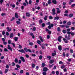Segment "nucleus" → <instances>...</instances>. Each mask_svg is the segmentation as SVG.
I'll return each mask as SVG.
<instances>
[{
	"label": "nucleus",
	"mask_w": 75,
	"mask_h": 75,
	"mask_svg": "<svg viewBox=\"0 0 75 75\" xmlns=\"http://www.w3.org/2000/svg\"><path fill=\"white\" fill-rule=\"evenodd\" d=\"M20 58L21 59V60H22L23 62H25V59H24V58L23 57H20Z\"/></svg>",
	"instance_id": "f257e3e1"
},
{
	"label": "nucleus",
	"mask_w": 75,
	"mask_h": 75,
	"mask_svg": "<svg viewBox=\"0 0 75 75\" xmlns=\"http://www.w3.org/2000/svg\"><path fill=\"white\" fill-rule=\"evenodd\" d=\"M46 31L48 32L49 34H51V31L49 30L47 28H46Z\"/></svg>",
	"instance_id": "f03ea898"
},
{
	"label": "nucleus",
	"mask_w": 75,
	"mask_h": 75,
	"mask_svg": "<svg viewBox=\"0 0 75 75\" xmlns=\"http://www.w3.org/2000/svg\"><path fill=\"white\" fill-rule=\"evenodd\" d=\"M8 50H11V51H13V49L11 48L10 46L9 45H8Z\"/></svg>",
	"instance_id": "7ed1b4c3"
},
{
	"label": "nucleus",
	"mask_w": 75,
	"mask_h": 75,
	"mask_svg": "<svg viewBox=\"0 0 75 75\" xmlns=\"http://www.w3.org/2000/svg\"><path fill=\"white\" fill-rule=\"evenodd\" d=\"M19 52H22V53H25V51H24V50H23V49L19 50H18Z\"/></svg>",
	"instance_id": "20e7f679"
},
{
	"label": "nucleus",
	"mask_w": 75,
	"mask_h": 75,
	"mask_svg": "<svg viewBox=\"0 0 75 75\" xmlns=\"http://www.w3.org/2000/svg\"><path fill=\"white\" fill-rule=\"evenodd\" d=\"M58 49L59 51H61V50H62V46L61 45L59 46L58 47Z\"/></svg>",
	"instance_id": "39448f33"
},
{
	"label": "nucleus",
	"mask_w": 75,
	"mask_h": 75,
	"mask_svg": "<svg viewBox=\"0 0 75 75\" xmlns=\"http://www.w3.org/2000/svg\"><path fill=\"white\" fill-rule=\"evenodd\" d=\"M62 38V36H59L58 38V41H59V42H61V39Z\"/></svg>",
	"instance_id": "423d86ee"
},
{
	"label": "nucleus",
	"mask_w": 75,
	"mask_h": 75,
	"mask_svg": "<svg viewBox=\"0 0 75 75\" xmlns=\"http://www.w3.org/2000/svg\"><path fill=\"white\" fill-rule=\"evenodd\" d=\"M18 37H15L14 38V40L15 41H18Z\"/></svg>",
	"instance_id": "0eeeda50"
},
{
	"label": "nucleus",
	"mask_w": 75,
	"mask_h": 75,
	"mask_svg": "<svg viewBox=\"0 0 75 75\" xmlns=\"http://www.w3.org/2000/svg\"><path fill=\"white\" fill-rule=\"evenodd\" d=\"M14 36V35H13V34L12 33H11V34L10 35V37L11 38H12L13 37V36Z\"/></svg>",
	"instance_id": "6e6552de"
},
{
	"label": "nucleus",
	"mask_w": 75,
	"mask_h": 75,
	"mask_svg": "<svg viewBox=\"0 0 75 75\" xmlns=\"http://www.w3.org/2000/svg\"><path fill=\"white\" fill-rule=\"evenodd\" d=\"M52 2L54 4H57V1L55 0H52Z\"/></svg>",
	"instance_id": "1a4fd4ad"
},
{
	"label": "nucleus",
	"mask_w": 75,
	"mask_h": 75,
	"mask_svg": "<svg viewBox=\"0 0 75 75\" xmlns=\"http://www.w3.org/2000/svg\"><path fill=\"white\" fill-rule=\"evenodd\" d=\"M43 71L46 72L48 71V69L47 68L45 67L43 69Z\"/></svg>",
	"instance_id": "9d476101"
},
{
	"label": "nucleus",
	"mask_w": 75,
	"mask_h": 75,
	"mask_svg": "<svg viewBox=\"0 0 75 75\" xmlns=\"http://www.w3.org/2000/svg\"><path fill=\"white\" fill-rule=\"evenodd\" d=\"M63 40V41H64L65 42V43H68V41H67V40H66V39H65V38H64Z\"/></svg>",
	"instance_id": "9b49d317"
},
{
	"label": "nucleus",
	"mask_w": 75,
	"mask_h": 75,
	"mask_svg": "<svg viewBox=\"0 0 75 75\" xmlns=\"http://www.w3.org/2000/svg\"><path fill=\"white\" fill-rule=\"evenodd\" d=\"M59 18V17L56 16L54 18V20H58Z\"/></svg>",
	"instance_id": "f8f14e48"
},
{
	"label": "nucleus",
	"mask_w": 75,
	"mask_h": 75,
	"mask_svg": "<svg viewBox=\"0 0 75 75\" xmlns=\"http://www.w3.org/2000/svg\"><path fill=\"white\" fill-rule=\"evenodd\" d=\"M39 38L42 42H44V40L42 39V37L41 36H39Z\"/></svg>",
	"instance_id": "ddd939ff"
},
{
	"label": "nucleus",
	"mask_w": 75,
	"mask_h": 75,
	"mask_svg": "<svg viewBox=\"0 0 75 75\" xmlns=\"http://www.w3.org/2000/svg\"><path fill=\"white\" fill-rule=\"evenodd\" d=\"M7 30L8 31V32H10V31L11 30V28H9V27H8L7 28Z\"/></svg>",
	"instance_id": "4468645a"
},
{
	"label": "nucleus",
	"mask_w": 75,
	"mask_h": 75,
	"mask_svg": "<svg viewBox=\"0 0 75 75\" xmlns=\"http://www.w3.org/2000/svg\"><path fill=\"white\" fill-rule=\"evenodd\" d=\"M10 6L12 7L13 8H14L15 7V4L12 5V4H11Z\"/></svg>",
	"instance_id": "2eb2a0df"
},
{
	"label": "nucleus",
	"mask_w": 75,
	"mask_h": 75,
	"mask_svg": "<svg viewBox=\"0 0 75 75\" xmlns=\"http://www.w3.org/2000/svg\"><path fill=\"white\" fill-rule=\"evenodd\" d=\"M54 62V60H52L50 61V64H52V63H53Z\"/></svg>",
	"instance_id": "dca6fc26"
},
{
	"label": "nucleus",
	"mask_w": 75,
	"mask_h": 75,
	"mask_svg": "<svg viewBox=\"0 0 75 75\" xmlns=\"http://www.w3.org/2000/svg\"><path fill=\"white\" fill-rule=\"evenodd\" d=\"M28 50L27 48H24V50L25 51V52H28Z\"/></svg>",
	"instance_id": "f3484780"
},
{
	"label": "nucleus",
	"mask_w": 75,
	"mask_h": 75,
	"mask_svg": "<svg viewBox=\"0 0 75 75\" xmlns=\"http://www.w3.org/2000/svg\"><path fill=\"white\" fill-rule=\"evenodd\" d=\"M15 17L17 18H18V15L17 14V13H15Z\"/></svg>",
	"instance_id": "a211bd4d"
},
{
	"label": "nucleus",
	"mask_w": 75,
	"mask_h": 75,
	"mask_svg": "<svg viewBox=\"0 0 75 75\" xmlns=\"http://www.w3.org/2000/svg\"><path fill=\"white\" fill-rule=\"evenodd\" d=\"M59 26L60 27H62V28H64V27H65V25H59Z\"/></svg>",
	"instance_id": "6ab92c4d"
},
{
	"label": "nucleus",
	"mask_w": 75,
	"mask_h": 75,
	"mask_svg": "<svg viewBox=\"0 0 75 75\" xmlns=\"http://www.w3.org/2000/svg\"><path fill=\"white\" fill-rule=\"evenodd\" d=\"M26 15L28 17H29V16H30V14L29 13H26Z\"/></svg>",
	"instance_id": "aec40b11"
},
{
	"label": "nucleus",
	"mask_w": 75,
	"mask_h": 75,
	"mask_svg": "<svg viewBox=\"0 0 75 75\" xmlns=\"http://www.w3.org/2000/svg\"><path fill=\"white\" fill-rule=\"evenodd\" d=\"M67 24L68 25H70L71 24V22H68L67 23Z\"/></svg>",
	"instance_id": "412c9836"
},
{
	"label": "nucleus",
	"mask_w": 75,
	"mask_h": 75,
	"mask_svg": "<svg viewBox=\"0 0 75 75\" xmlns=\"http://www.w3.org/2000/svg\"><path fill=\"white\" fill-rule=\"evenodd\" d=\"M15 62H16V63H17L18 62V59H15Z\"/></svg>",
	"instance_id": "4be33fe9"
},
{
	"label": "nucleus",
	"mask_w": 75,
	"mask_h": 75,
	"mask_svg": "<svg viewBox=\"0 0 75 75\" xmlns=\"http://www.w3.org/2000/svg\"><path fill=\"white\" fill-rule=\"evenodd\" d=\"M63 33H64V34H65L66 33H67V31L65 30H63Z\"/></svg>",
	"instance_id": "5701e85b"
},
{
	"label": "nucleus",
	"mask_w": 75,
	"mask_h": 75,
	"mask_svg": "<svg viewBox=\"0 0 75 75\" xmlns=\"http://www.w3.org/2000/svg\"><path fill=\"white\" fill-rule=\"evenodd\" d=\"M29 35H31V36H33V33H31L30 32H29L28 33Z\"/></svg>",
	"instance_id": "b1692460"
},
{
	"label": "nucleus",
	"mask_w": 75,
	"mask_h": 75,
	"mask_svg": "<svg viewBox=\"0 0 75 75\" xmlns=\"http://www.w3.org/2000/svg\"><path fill=\"white\" fill-rule=\"evenodd\" d=\"M56 55V53H52V55L53 56V57H54V56H55Z\"/></svg>",
	"instance_id": "393cba45"
},
{
	"label": "nucleus",
	"mask_w": 75,
	"mask_h": 75,
	"mask_svg": "<svg viewBox=\"0 0 75 75\" xmlns=\"http://www.w3.org/2000/svg\"><path fill=\"white\" fill-rule=\"evenodd\" d=\"M8 71V69H6L5 70V74H6L7 72Z\"/></svg>",
	"instance_id": "a878e982"
},
{
	"label": "nucleus",
	"mask_w": 75,
	"mask_h": 75,
	"mask_svg": "<svg viewBox=\"0 0 75 75\" xmlns=\"http://www.w3.org/2000/svg\"><path fill=\"white\" fill-rule=\"evenodd\" d=\"M32 68H34L35 67V64H32Z\"/></svg>",
	"instance_id": "bb28decb"
},
{
	"label": "nucleus",
	"mask_w": 75,
	"mask_h": 75,
	"mask_svg": "<svg viewBox=\"0 0 75 75\" xmlns=\"http://www.w3.org/2000/svg\"><path fill=\"white\" fill-rule=\"evenodd\" d=\"M51 0H48V4H50L51 3Z\"/></svg>",
	"instance_id": "cd10ccee"
},
{
	"label": "nucleus",
	"mask_w": 75,
	"mask_h": 75,
	"mask_svg": "<svg viewBox=\"0 0 75 75\" xmlns=\"http://www.w3.org/2000/svg\"><path fill=\"white\" fill-rule=\"evenodd\" d=\"M16 23L18 24H20V22L19 21H16Z\"/></svg>",
	"instance_id": "c85d7f7f"
},
{
	"label": "nucleus",
	"mask_w": 75,
	"mask_h": 75,
	"mask_svg": "<svg viewBox=\"0 0 75 75\" xmlns=\"http://www.w3.org/2000/svg\"><path fill=\"white\" fill-rule=\"evenodd\" d=\"M18 48L19 49H21L22 48V46L21 45H19L18 46Z\"/></svg>",
	"instance_id": "c756f323"
},
{
	"label": "nucleus",
	"mask_w": 75,
	"mask_h": 75,
	"mask_svg": "<svg viewBox=\"0 0 75 75\" xmlns=\"http://www.w3.org/2000/svg\"><path fill=\"white\" fill-rule=\"evenodd\" d=\"M47 58L48 59H51V57L50 56H47Z\"/></svg>",
	"instance_id": "7c9ffc66"
},
{
	"label": "nucleus",
	"mask_w": 75,
	"mask_h": 75,
	"mask_svg": "<svg viewBox=\"0 0 75 75\" xmlns=\"http://www.w3.org/2000/svg\"><path fill=\"white\" fill-rule=\"evenodd\" d=\"M6 35L7 36H8V35H9V33L7 32H6Z\"/></svg>",
	"instance_id": "2f4dec72"
},
{
	"label": "nucleus",
	"mask_w": 75,
	"mask_h": 75,
	"mask_svg": "<svg viewBox=\"0 0 75 75\" xmlns=\"http://www.w3.org/2000/svg\"><path fill=\"white\" fill-rule=\"evenodd\" d=\"M73 1H74V0H70L69 2V4H71V3H72V2H73Z\"/></svg>",
	"instance_id": "473e14b6"
},
{
	"label": "nucleus",
	"mask_w": 75,
	"mask_h": 75,
	"mask_svg": "<svg viewBox=\"0 0 75 75\" xmlns=\"http://www.w3.org/2000/svg\"><path fill=\"white\" fill-rule=\"evenodd\" d=\"M37 42L38 44H41V41L40 40H38L37 41Z\"/></svg>",
	"instance_id": "72a5a7b5"
},
{
	"label": "nucleus",
	"mask_w": 75,
	"mask_h": 75,
	"mask_svg": "<svg viewBox=\"0 0 75 75\" xmlns=\"http://www.w3.org/2000/svg\"><path fill=\"white\" fill-rule=\"evenodd\" d=\"M45 64L44 63H43L42 64V67H44V66H45Z\"/></svg>",
	"instance_id": "f704fd0d"
},
{
	"label": "nucleus",
	"mask_w": 75,
	"mask_h": 75,
	"mask_svg": "<svg viewBox=\"0 0 75 75\" xmlns=\"http://www.w3.org/2000/svg\"><path fill=\"white\" fill-rule=\"evenodd\" d=\"M57 31H61V30L60 29V28H59V27H58L57 28Z\"/></svg>",
	"instance_id": "c9c22d12"
},
{
	"label": "nucleus",
	"mask_w": 75,
	"mask_h": 75,
	"mask_svg": "<svg viewBox=\"0 0 75 75\" xmlns=\"http://www.w3.org/2000/svg\"><path fill=\"white\" fill-rule=\"evenodd\" d=\"M16 67L17 68H20V66L18 64H17L16 65Z\"/></svg>",
	"instance_id": "e433bc0d"
},
{
	"label": "nucleus",
	"mask_w": 75,
	"mask_h": 75,
	"mask_svg": "<svg viewBox=\"0 0 75 75\" xmlns=\"http://www.w3.org/2000/svg\"><path fill=\"white\" fill-rule=\"evenodd\" d=\"M65 68V65H64L62 66L61 67V68L62 69H63V68Z\"/></svg>",
	"instance_id": "4c0bfd02"
},
{
	"label": "nucleus",
	"mask_w": 75,
	"mask_h": 75,
	"mask_svg": "<svg viewBox=\"0 0 75 75\" xmlns=\"http://www.w3.org/2000/svg\"><path fill=\"white\" fill-rule=\"evenodd\" d=\"M39 58L40 59H41L42 58V56H40Z\"/></svg>",
	"instance_id": "58836bf2"
},
{
	"label": "nucleus",
	"mask_w": 75,
	"mask_h": 75,
	"mask_svg": "<svg viewBox=\"0 0 75 75\" xmlns=\"http://www.w3.org/2000/svg\"><path fill=\"white\" fill-rule=\"evenodd\" d=\"M59 64H63V62H62V61H60L59 62Z\"/></svg>",
	"instance_id": "ea45409f"
},
{
	"label": "nucleus",
	"mask_w": 75,
	"mask_h": 75,
	"mask_svg": "<svg viewBox=\"0 0 75 75\" xmlns=\"http://www.w3.org/2000/svg\"><path fill=\"white\" fill-rule=\"evenodd\" d=\"M73 16H74V15H73V14H71L69 15V17H73Z\"/></svg>",
	"instance_id": "a19ab883"
},
{
	"label": "nucleus",
	"mask_w": 75,
	"mask_h": 75,
	"mask_svg": "<svg viewBox=\"0 0 75 75\" xmlns=\"http://www.w3.org/2000/svg\"><path fill=\"white\" fill-rule=\"evenodd\" d=\"M25 56L26 58H29V55H28V54H26Z\"/></svg>",
	"instance_id": "79ce46f5"
},
{
	"label": "nucleus",
	"mask_w": 75,
	"mask_h": 75,
	"mask_svg": "<svg viewBox=\"0 0 75 75\" xmlns=\"http://www.w3.org/2000/svg\"><path fill=\"white\" fill-rule=\"evenodd\" d=\"M43 75H47V73H46V72H43Z\"/></svg>",
	"instance_id": "37998d69"
},
{
	"label": "nucleus",
	"mask_w": 75,
	"mask_h": 75,
	"mask_svg": "<svg viewBox=\"0 0 75 75\" xmlns=\"http://www.w3.org/2000/svg\"><path fill=\"white\" fill-rule=\"evenodd\" d=\"M29 44L30 45H33V43L32 42H30L29 43Z\"/></svg>",
	"instance_id": "c03bdc74"
},
{
	"label": "nucleus",
	"mask_w": 75,
	"mask_h": 75,
	"mask_svg": "<svg viewBox=\"0 0 75 75\" xmlns=\"http://www.w3.org/2000/svg\"><path fill=\"white\" fill-rule=\"evenodd\" d=\"M61 13V11L58 10L57 11V13Z\"/></svg>",
	"instance_id": "a18cd8bd"
},
{
	"label": "nucleus",
	"mask_w": 75,
	"mask_h": 75,
	"mask_svg": "<svg viewBox=\"0 0 75 75\" xmlns=\"http://www.w3.org/2000/svg\"><path fill=\"white\" fill-rule=\"evenodd\" d=\"M47 16H45V17L44 18L45 20H47Z\"/></svg>",
	"instance_id": "49530a36"
},
{
	"label": "nucleus",
	"mask_w": 75,
	"mask_h": 75,
	"mask_svg": "<svg viewBox=\"0 0 75 75\" xmlns=\"http://www.w3.org/2000/svg\"><path fill=\"white\" fill-rule=\"evenodd\" d=\"M11 44H12V45H13V47H15V44H14V43H11Z\"/></svg>",
	"instance_id": "de8ad7c7"
},
{
	"label": "nucleus",
	"mask_w": 75,
	"mask_h": 75,
	"mask_svg": "<svg viewBox=\"0 0 75 75\" xmlns=\"http://www.w3.org/2000/svg\"><path fill=\"white\" fill-rule=\"evenodd\" d=\"M67 21H63V23L64 24H66V23H67Z\"/></svg>",
	"instance_id": "09e8293b"
},
{
	"label": "nucleus",
	"mask_w": 75,
	"mask_h": 75,
	"mask_svg": "<svg viewBox=\"0 0 75 75\" xmlns=\"http://www.w3.org/2000/svg\"><path fill=\"white\" fill-rule=\"evenodd\" d=\"M52 12H55V9L54 8L52 10Z\"/></svg>",
	"instance_id": "8fccbe9b"
},
{
	"label": "nucleus",
	"mask_w": 75,
	"mask_h": 75,
	"mask_svg": "<svg viewBox=\"0 0 75 75\" xmlns=\"http://www.w3.org/2000/svg\"><path fill=\"white\" fill-rule=\"evenodd\" d=\"M71 30L73 31V30H75V28H74V27H72L71 28Z\"/></svg>",
	"instance_id": "3c124183"
},
{
	"label": "nucleus",
	"mask_w": 75,
	"mask_h": 75,
	"mask_svg": "<svg viewBox=\"0 0 75 75\" xmlns=\"http://www.w3.org/2000/svg\"><path fill=\"white\" fill-rule=\"evenodd\" d=\"M23 70H21L20 71V73L21 74H23Z\"/></svg>",
	"instance_id": "603ef678"
},
{
	"label": "nucleus",
	"mask_w": 75,
	"mask_h": 75,
	"mask_svg": "<svg viewBox=\"0 0 75 75\" xmlns=\"http://www.w3.org/2000/svg\"><path fill=\"white\" fill-rule=\"evenodd\" d=\"M45 26V24L44 23H42V27H44Z\"/></svg>",
	"instance_id": "864d4df0"
},
{
	"label": "nucleus",
	"mask_w": 75,
	"mask_h": 75,
	"mask_svg": "<svg viewBox=\"0 0 75 75\" xmlns=\"http://www.w3.org/2000/svg\"><path fill=\"white\" fill-rule=\"evenodd\" d=\"M36 30V28L35 27H34L33 28V31H35Z\"/></svg>",
	"instance_id": "5fc2aeb1"
},
{
	"label": "nucleus",
	"mask_w": 75,
	"mask_h": 75,
	"mask_svg": "<svg viewBox=\"0 0 75 75\" xmlns=\"http://www.w3.org/2000/svg\"><path fill=\"white\" fill-rule=\"evenodd\" d=\"M8 44H11V40H8Z\"/></svg>",
	"instance_id": "6e6d98bb"
},
{
	"label": "nucleus",
	"mask_w": 75,
	"mask_h": 75,
	"mask_svg": "<svg viewBox=\"0 0 75 75\" xmlns=\"http://www.w3.org/2000/svg\"><path fill=\"white\" fill-rule=\"evenodd\" d=\"M4 56H2L1 57V59H4Z\"/></svg>",
	"instance_id": "4d7b16f0"
},
{
	"label": "nucleus",
	"mask_w": 75,
	"mask_h": 75,
	"mask_svg": "<svg viewBox=\"0 0 75 75\" xmlns=\"http://www.w3.org/2000/svg\"><path fill=\"white\" fill-rule=\"evenodd\" d=\"M71 31V29L69 28L67 29V31L69 32Z\"/></svg>",
	"instance_id": "13d9d810"
},
{
	"label": "nucleus",
	"mask_w": 75,
	"mask_h": 75,
	"mask_svg": "<svg viewBox=\"0 0 75 75\" xmlns=\"http://www.w3.org/2000/svg\"><path fill=\"white\" fill-rule=\"evenodd\" d=\"M49 19H50V20H51L52 19V17L51 16H50L49 17Z\"/></svg>",
	"instance_id": "bf43d9fd"
},
{
	"label": "nucleus",
	"mask_w": 75,
	"mask_h": 75,
	"mask_svg": "<svg viewBox=\"0 0 75 75\" xmlns=\"http://www.w3.org/2000/svg\"><path fill=\"white\" fill-rule=\"evenodd\" d=\"M50 35H47V39H49L50 38Z\"/></svg>",
	"instance_id": "052dcab7"
},
{
	"label": "nucleus",
	"mask_w": 75,
	"mask_h": 75,
	"mask_svg": "<svg viewBox=\"0 0 75 75\" xmlns=\"http://www.w3.org/2000/svg\"><path fill=\"white\" fill-rule=\"evenodd\" d=\"M3 2V0H0V3H1L2 4Z\"/></svg>",
	"instance_id": "680f3d73"
},
{
	"label": "nucleus",
	"mask_w": 75,
	"mask_h": 75,
	"mask_svg": "<svg viewBox=\"0 0 75 75\" xmlns=\"http://www.w3.org/2000/svg\"><path fill=\"white\" fill-rule=\"evenodd\" d=\"M59 74V71H56V75H58V74Z\"/></svg>",
	"instance_id": "e2e57ef3"
},
{
	"label": "nucleus",
	"mask_w": 75,
	"mask_h": 75,
	"mask_svg": "<svg viewBox=\"0 0 75 75\" xmlns=\"http://www.w3.org/2000/svg\"><path fill=\"white\" fill-rule=\"evenodd\" d=\"M39 23H42V21L41 20H40Z\"/></svg>",
	"instance_id": "0e129e2a"
},
{
	"label": "nucleus",
	"mask_w": 75,
	"mask_h": 75,
	"mask_svg": "<svg viewBox=\"0 0 75 75\" xmlns=\"http://www.w3.org/2000/svg\"><path fill=\"white\" fill-rule=\"evenodd\" d=\"M4 51H8V50L6 48H4Z\"/></svg>",
	"instance_id": "69168bd1"
},
{
	"label": "nucleus",
	"mask_w": 75,
	"mask_h": 75,
	"mask_svg": "<svg viewBox=\"0 0 75 75\" xmlns=\"http://www.w3.org/2000/svg\"><path fill=\"white\" fill-rule=\"evenodd\" d=\"M5 33H5V32H4V31H3V32H2V35H4V34H5Z\"/></svg>",
	"instance_id": "338daca9"
},
{
	"label": "nucleus",
	"mask_w": 75,
	"mask_h": 75,
	"mask_svg": "<svg viewBox=\"0 0 75 75\" xmlns=\"http://www.w3.org/2000/svg\"><path fill=\"white\" fill-rule=\"evenodd\" d=\"M74 33H73L72 32H71V35H74Z\"/></svg>",
	"instance_id": "774afa93"
}]
</instances>
